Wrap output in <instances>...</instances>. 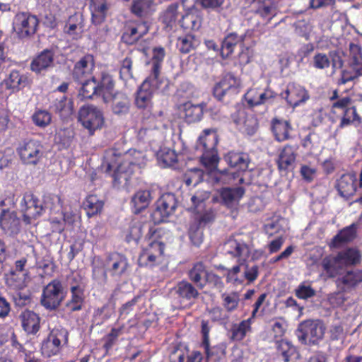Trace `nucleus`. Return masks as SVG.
I'll list each match as a JSON object with an SVG mask.
<instances>
[{"mask_svg":"<svg viewBox=\"0 0 362 362\" xmlns=\"http://www.w3.org/2000/svg\"><path fill=\"white\" fill-rule=\"evenodd\" d=\"M146 153L142 151L129 149L122 153L112 148L107 153L106 172L113 171L112 177L114 185H119L123 181L126 184L133 173L132 167L141 168L146 165Z\"/></svg>","mask_w":362,"mask_h":362,"instance_id":"f257e3e1","label":"nucleus"},{"mask_svg":"<svg viewBox=\"0 0 362 362\" xmlns=\"http://www.w3.org/2000/svg\"><path fill=\"white\" fill-rule=\"evenodd\" d=\"M166 232L163 228L151 226L145 235L146 245L142 246L138 257L141 267L153 268L163 263L165 244L163 240Z\"/></svg>","mask_w":362,"mask_h":362,"instance_id":"f03ea898","label":"nucleus"},{"mask_svg":"<svg viewBox=\"0 0 362 362\" xmlns=\"http://www.w3.org/2000/svg\"><path fill=\"white\" fill-rule=\"evenodd\" d=\"M326 326L318 319L302 321L298 326L296 334L298 341L304 345H315L324 338Z\"/></svg>","mask_w":362,"mask_h":362,"instance_id":"7ed1b4c3","label":"nucleus"},{"mask_svg":"<svg viewBox=\"0 0 362 362\" xmlns=\"http://www.w3.org/2000/svg\"><path fill=\"white\" fill-rule=\"evenodd\" d=\"M16 152L23 164L36 165L44 157L45 149L40 140L25 139L18 144Z\"/></svg>","mask_w":362,"mask_h":362,"instance_id":"20e7f679","label":"nucleus"},{"mask_svg":"<svg viewBox=\"0 0 362 362\" xmlns=\"http://www.w3.org/2000/svg\"><path fill=\"white\" fill-rule=\"evenodd\" d=\"M65 298L64 288L59 279H54L44 286L41 295V305L49 310H57Z\"/></svg>","mask_w":362,"mask_h":362,"instance_id":"39448f33","label":"nucleus"},{"mask_svg":"<svg viewBox=\"0 0 362 362\" xmlns=\"http://www.w3.org/2000/svg\"><path fill=\"white\" fill-rule=\"evenodd\" d=\"M40 20L30 12H18L13 21V30L19 39H26L34 35L38 28Z\"/></svg>","mask_w":362,"mask_h":362,"instance_id":"423d86ee","label":"nucleus"},{"mask_svg":"<svg viewBox=\"0 0 362 362\" xmlns=\"http://www.w3.org/2000/svg\"><path fill=\"white\" fill-rule=\"evenodd\" d=\"M78 120L82 126L93 135L95 130L100 129L104 124L103 111L91 104L83 105L78 112Z\"/></svg>","mask_w":362,"mask_h":362,"instance_id":"0eeeda50","label":"nucleus"},{"mask_svg":"<svg viewBox=\"0 0 362 362\" xmlns=\"http://www.w3.org/2000/svg\"><path fill=\"white\" fill-rule=\"evenodd\" d=\"M21 211L23 213V219L27 224H30L33 219L40 216L44 211L42 202L33 193L24 194L21 202Z\"/></svg>","mask_w":362,"mask_h":362,"instance_id":"6e6552de","label":"nucleus"},{"mask_svg":"<svg viewBox=\"0 0 362 362\" xmlns=\"http://www.w3.org/2000/svg\"><path fill=\"white\" fill-rule=\"evenodd\" d=\"M240 80L230 73L226 74L213 88L214 96L222 100L226 95L233 96L240 92Z\"/></svg>","mask_w":362,"mask_h":362,"instance_id":"1a4fd4ad","label":"nucleus"},{"mask_svg":"<svg viewBox=\"0 0 362 362\" xmlns=\"http://www.w3.org/2000/svg\"><path fill=\"white\" fill-rule=\"evenodd\" d=\"M148 30L149 23L148 21H130L124 26L121 40L124 43L132 45L146 35Z\"/></svg>","mask_w":362,"mask_h":362,"instance_id":"9d476101","label":"nucleus"},{"mask_svg":"<svg viewBox=\"0 0 362 362\" xmlns=\"http://www.w3.org/2000/svg\"><path fill=\"white\" fill-rule=\"evenodd\" d=\"M162 81L147 77L139 87L135 98V105L139 109H146L151 105L153 91L160 88Z\"/></svg>","mask_w":362,"mask_h":362,"instance_id":"9b49d317","label":"nucleus"},{"mask_svg":"<svg viewBox=\"0 0 362 362\" xmlns=\"http://www.w3.org/2000/svg\"><path fill=\"white\" fill-rule=\"evenodd\" d=\"M64 339L67 340L66 333L59 329L51 330L41 345V353L45 357H51L57 355L62 349V341Z\"/></svg>","mask_w":362,"mask_h":362,"instance_id":"f8f14e48","label":"nucleus"},{"mask_svg":"<svg viewBox=\"0 0 362 362\" xmlns=\"http://www.w3.org/2000/svg\"><path fill=\"white\" fill-rule=\"evenodd\" d=\"M95 68L94 57L91 54L83 56L74 66L72 77L75 81L82 83L86 79L90 78Z\"/></svg>","mask_w":362,"mask_h":362,"instance_id":"ddd939ff","label":"nucleus"},{"mask_svg":"<svg viewBox=\"0 0 362 362\" xmlns=\"http://www.w3.org/2000/svg\"><path fill=\"white\" fill-rule=\"evenodd\" d=\"M177 202L173 193L163 194L156 202V214H158L159 221H165L175 211Z\"/></svg>","mask_w":362,"mask_h":362,"instance_id":"4468645a","label":"nucleus"},{"mask_svg":"<svg viewBox=\"0 0 362 362\" xmlns=\"http://www.w3.org/2000/svg\"><path fill=\"white\" fill-rule=\"evenodd\" d=\"M362 282V270H346L336 280V285L340 292H349Z\"/></svg>","mask_w":362,"mask_h":362,"instance_id":"2eb2a0df","label":"nucleus"},{"mask_svg":"<svg viewBox=\"0 0 362 362\" xmlns=\"http://www.w3.org/2000/svg\"><path fill=\"white\" fill-rule=\"evenodd\" d=\"M0 228L4 233L10 236L20 232L21 221L16 213L8 209H2L0 214Z\"/></svg>","mask_w":362,"mask_h":362,"instance_id":"dca6fc26","label":"nucleus"},{"mask_svg":"<svg viewBox=\"0 0 362 362\" xmlns=\"http://www.w3.org/2000/svg\"><path fill=\"white\" fill-rule=\"evenodd\" d=\"M115 86L112 76L107 71H101L99 80L96 79V88L98 96L101 97L105 103L110 101L111 95L115 93Z\"/></svg>","mask_w":362,"mask_h":362,"instance_id":"f3484780","label":"nucleus"},{"mask_svg":"<svg viewBox=\"0 0 362 362\" xmlns=\"http://www.w3.org/2000/svg\"><path fill=\"white\" fill-rule=\"evenodd\" d=\"M54 52L52 49H45L39 52L31 61L30 70L36 74H40L53 66Z\"/></svg>","mask_w":362,"mask_h":362,"instance_id":"a211bd4d","label":"nucleus"},{"mask_svg":"<svg viewBox=\"0 0 362 362\" xmlns=\"http://www.w3.org/2000/svg\"><path fill=\"white\" fill-rule=\"evenodd\" d=\"M322 267L328 277H339L346 271V268L344 264L343 259L339 255H329L325 257L322 260Z\"/></svg>","mask_w":362,"mask_h":362,"instance_id":"6ab92c4d","label":"nucleus"},{"mask_svg":"<svg viewBox=\"0 0 362 362\" xmlns=\"http://www.w3.org/2000/svg\"><path fill=\"white\" fill-rule=\"evenodd\" d=\"M165 57V51L163 47H155L153 48L152 57L148 62V64L151 66L148 77L153 78V80L163 82L160 74Z\"/></svg>","mask_w":362,"mask_h":362,"instance_id":"aec40b11","label":"nucleus"},{"mask_svg":"<svg viewBox=\"0 0 362 362\" xmlns=\"http://www.w3.org/2000/svg\"><path fill=\"white\" fill-rule=\"evenodd\" d=\"M106 262L107 271L112 276H121L129 267L127 258L118 252L110 254Z\"/></svg>","mask_w":362,"mask_h":362,"instance_id":"412c9836","label":"nucleus"},{"mask_svg":"<svg viewBox=\"0 0 362 362\" xmlns=\"http://www.w3.org/2000/svg\"><path fill=\"white\" fill-rule=\"evenodd\" d=\"M21 326L28 334H35L40 329V317L34 311L25 309L19 315Z\"/></svg>","mask_w":362,"mask_h":362,"instance_id":"4be33fe9","label":"nucleus"},{"mask_svg":"<svg viewBox=\"0 0 362 362\" xmlns=\"http://www.w3.org/2000/svg\"><path fill=\"white\" fill-rule=\"evenodd\" d=\"M284 94L287 103L293 107H296L309 99V94L305 88L296 83L289 84Z\"/></svg>","mask_w":362,"mask_h":362,"instance_id":"5701e85b","label":"nucleus"},{"mask_svg":"<svg viewBox=\"0 0 362 362\" xmlns=\"http://www.w3.org/2000/svg\"><path fill=\"white\" fill-rule=\"evenodd\" d=\"M180 303L191 302L197 298L199 293L196 287L187 281H179L173 288Z\"/></svg>","mask_w":362,"mask_h":362,"instance_id":"b1692460","label":"nucleus"},{"mask_svg":"<svg viewBox=\"0 0 362 362\" xmlns=\"http://www.w3.org/2000/svg\"><path fill=\"white\" fill-rule=\"evenodd\" d=\"M296 153L295 149L289 145L280 151L276 164L280 172H288L294 168Z\"/></svg>","mask_w":362,"mask_h":362,"instance_id":"393cba45","label":"nucleus"},{"mask_svg":"<svg viewBox=\"0 0 362 362\" xmlns=\"http://www.w3.org/2000/svg\"><path fill=\"white\" fill-rule=\"evenodd\" d=\"M206 355L207 362L223 361L226 356V342H220L216 345L211 346L210 341L206 344H201Z\"/></svg>","mask_w":362,"mask_h":362,"instance_id":"a878e982","label":"nucleus"},{"mask_svg":"<svg viewBox=\"0 0 362 362\" xmlns=\"http://www.w3.org/2000/svg\"><path fill=\"white\" fill-rule=\"evenodd\" d=\"M105 206V202L96 194H88L82 203V209L88 218L101 214Z\"/></svg>","mask_w":362,"mask_h":362,"instance_id":"bb28decb","label":"nucleus"},{"mask_svg":"<svg viewBox=\"0 0 362 362\" xmlns=\"http://www.w3.org/2000/svg\"><path fill=\"white\" fill-rule=\"evenodd\" d=\"M27 84V76L21 74L18 70H12L8 76L0 83V88L5 86V88L10 90L11 93H16L24 88Z\"/></svg>","mask_w":362,"mask_h":362,"instance_id":"cd10ccee","label":"nucleus"},{"mask_svg":"<svg viewBox=\"0 0 362 362\" xmlns=\"http://www.w3.org/2000/svg\"><path fill=\"white\" fill-rule=\"evenodd\" d=\"M224 159L230 167L237 168L235 171L229 173L233 180L239 177L240 173L245 172L248 166V162L245 159L243 153L230 151L224 156Z\"/></svg>","mask_w":362,"mask_h":362,"instance_id":"c85d7f7f","label":"nucleus"},{"mask_svg":"<svg viewBox=\"0 0 362 362\" xmlns=\"http://www.w3.org/2000/svg\"><path fill=\"white\" fill-rule=\"evenodd\" d=\"M209 271L204 262H197L188 271V278L198 288L203 289Z\"/></svg>","mask_w":362,"mask_h":362,"instance_id":"c756f323","label":"nucleus"},{"mask_svg":"<svg viewBox=\"0 0 362 362\" xmlns=\"http://www.w3.org/2000/svg\"><path fill=\"white\" fill-rule=\"evenodd\" d=\"M91 21L95 25L105 22L108 11L107 0H91L90 4Z\"/></svg>","mask_w":362,"mask_h":362,"instance_id":"7c9ffc66","label":"nucleus"},{"mask_svg":"<svg viewBox=\"0 0 362 362\" xmlns=\"http://www.w3.org/2000/svg\"><path fill=\"white\" fill-rule=\"evenodd\" d=\"M247 93L248 92L243 95V100L247 102V105L244 103L238 104L236 111L231 115L233 123L239 130H248L247 124L249 110V100L247 98Z\"/></svg>","mask_w":362,"mask_h":362,"instance_id":"2f4dec72","label":"nucleus"},{"mask_svg":"<svg viewBox=\"0 0 362 362\" xmlns=\"http://www.w3.org/2000/svg\"><path fill=\"white\" fill-rule=\"evenodd\" d=\"M110 102H112L111 109L114 114L123 115L129 112L130 100L125 93L115 92L111 95Z\"/></svg>","mask_w":362,"mask_h":362,"instance_id":"473e14b6","label":"nucleus"},{"mask_svg":"<svg viewBox=\"0 0 362 362\" xmlns=\"http://www.w3.org/2000/svg\"><path fill=\"white\" fill-rule=\"evenodd\" d=\"M206 107L204 103L194 105L191 102H187L183 105L184 119L187 123H195L199 122L203 117L204 109Z\"/></svg>","mask_w":362,"mask_h":362,"instance_id":"72a5a7b5","label":"nucleus"},{"mask_svg":"<svg viewBox=\"0 0 362 362\" xmlns=\"http://www.w3.org/2000/svg\"><path fill=\"white\" fill-rule=\"evenodd\" d=\"M244 40L245 36H238L235 33H231L227 35L221 43L220 49L221 57L223 59L228 58L233 54L234 48L237 45H240V46L242 47Z\"/></svg>","mask_w":362,"mask_h":362,"instance_id":"f704fd0d","label":"nucleus"},{"mask_svg":"<svg viewBox=\"0 0 362 362\" xmlns=\"http://www.w3.org/2000/svg\"><path fill=\"white\" fill-rule=\"evenodd\" d=\"M83 19L82 16L75 13L68 18L64 28V32L67 35L72 36L73 38L77 39L81 36L83 31Z\"/></svg>","mask_w":362,"mask_h":362,"instance_id":"c9c22d12","label":"nucleus"},{"mask_svg":"<svg viewBox=\"0 0 362 362\" xmlns=\"http://www.w3.org/2000/svg\"><path fill=\"white\" fill-rule=\"evenodd\" d=\"M357 224L352 223L339 231L332 239L331 246L339 247L342 245L354 240L356 235Z\"/></svg>","mask_w":362,"mask_h":362,"instance_id":"e433bc0d","label":"nucleus"},{"mask_svg":"<svg viewBox=\"0 0 362 362\" xmlns=\"http://www.w3.org/2000/svg\"><path fill=\"white\" fill-rule=\"evenodd\" d=\"M272 129L278 141H284L289 139L291 127L288 121L274 118L272 122Z\"/></svg>","mask_w":362,"mask_h":362,"instance_id":"4c0bfd02","label":"nucleus"},{"mask_svg":"<svg viewBox=\"0 0 362 362\" xmlns=\"http://www.w3.org/2000/svg\"><path fill=\"white\" fill-rule=\"evenodd\" d=\"M85 291H70V298L65 303V308L70 313L80 311L85 303Z\"/></svg>","mask_w":362,"mask_h":362,"instance_id":"58836bf2","label":"nucleus"},{"mask_svg":"<svg viewBox=\"0 0 362 362\" xmlns=\"http://www.w3.org/2000/svg\"><path fill=\"white\" fill-rule=\"evenodd\" d=\"M218 144V135L214 129H206L199 137V146L202 150H215Z\"/></svg>","mask_w":362,"mask_h":362,"instance_id":"ea45409f","label":"nucleus"},{"mask_svg":"<svg viewBox=\"0 0 362 362\" xmlns=\"http://www.w3.org/2000/svg\"><path fill=\"white\" fill-rule=\"evenodd\" d=\"M356 177L352 174H344L338 180L337 187L342 196L352 194L356 191Z\"/></svg>","mask_w":362,"mask_h":362,"instance_id":"a19ab883","label":"nucleus"},{"mask_svg":"<svg viewBox=\"0 0 362 362\" xmlns=\"http://www.w3.org/2000/svg\"><path fill=\"white\" fill-rule=\"evenodd\" d=\"M152 199L151 191L139 190L132 197V202L136 209V213H140L142 210L147 208Z\"/></svg>","mask_w":362,"mask_h":362,"instance_id":"79ce46f5","label":"nucleus"},{"mask_svg":"<svg viewBox=\"0 0 362 362\" xmlns=\"http://www.w3.org/2000/svg\"><path fill=\"white\" fill-rule=\"evenodd\" d=\"M24 276V274L15 272L11 269L4 275L5 283L11 289L21 290L25 286Z\"/></svg>","mask_w":362,"mask_h":362,"instance_id":"37998d69","label":"nucleus"},{"mask_svg":"<svg viewBox=\"0 0 362 362\" xmlns=\"http://www.w3.org/2000/svg\"><path fill=\"white\" fill-rule=\"evenodd\" d=\"M177 4H171L161 14L160 21L166 27L173 28L176 25L177 21L180 16Z\"/></svg>","mask_w":362,"mask_h":362,"instance_id":"c03bdc74","label":"nucleus"},{"mask_svg":"<svg viewBox=\"0 0 362 362\" xmlns=\"http://www.w3.org/2000/svg\"><path fill=\"white\" fill-rule=\"evenodd\" d=\"M180 24L183 29L197 30L201 27L202 18L196 12H187L181 16Z\"/></svg>","mask_w":362,"mask_h":362,"instance_id":"a18cd8bd","label":"nucleus"},{"mask_svg":"<svg viewBox=\"0 0 362 362\" xmlns=\"http://www.w3.org/2000/svg\"><path fill=\"white\" fill-rule=\"evenodd\" d=\"M199 42L195 36L192 34H186L179 37L177 39V47L179 51L182 54H188L196 49Z\"/></svg>","mask_w":362,"mask_h":362,"instance_id":"49530a36","label":"nucleus"},{"mask_svg":"<svg viewBox=\"0 0 362 362\" xmlns=\"http://www.w3.org/2000/svg\"><path fill=\"white\" fill-rule=\"evenodd\" d=\"M81 83L82 86L79 90L78 95L82 99H92L93 96H98L96 78L95 76H91Z\"/></svg>","mask_w":362,"mask_h":362,"instance_id":"de8ad7c7","label":"nucleus"},{"mask_svg":"<svg viewBox=\"0 0 362 362\" xmlns=\"http://www.w3.org/2000/svg\"><path fill=\"white\" fill-rule=\"evenodd\" d=\"M53 107L54 111L63 117L70 116L74 112L73 102L69 100L65 95L57 99L53 104Z\"/></svg>","mask_w":362,"mask_h":362,"instance_id":"09e8293b","label":"nucleus"},{"mask_svg":"<svg viewBox=\"0 0 362 362\" xmlns=\"http://www.w3.org/2000/svg\"><path fill=\"white\" fill-rule=\"evenodd\" d=\"M244 192L242 187L223 188L221 191L220 195L223 202L229 206L234 202L238 201L243 196Z\"/></svg>","mask_w":362,"mask_h":362,"instance_id":"8fccbe9b","label":"nucleus"},{"mask_svg":"<svg viewBox=\"0 0 362 362\" xmlns=\"http://www.w3.org/2000/svg\"><path fill=\"white\" fill-rule=\"evenodd\" d=\"M347 268L349 266L356 265L361 261V253L356 248H348L338 253Z\"/></svg>","mask_w":362,"mask_h":362,"instance_id":"3c124183","label":"nucleus"},{"mask_svg":"<svg viewBox=\"0 0 362 362\" xmlns=\"http://www.w3.org/2000/svg\"><path fill=\"white\" fill-rule=\"evenodd\" d=\"M31 118L35 125L40 128H45L52 122V115L45 110L37 109Z\"/></svg>","mask_w":362,"mask_h":362,"instance_id":"603ef678","label":"nucleus"},{"mask_svg":"<svg viewBox=\"0 0 362 362\" xmlns=\"http://www.w3.org/2000/svg\"><path fill=\"white\" fill-rule=\"evenodd\" d=\"M158 160L163 168L173 166L177 163V154L168 148L159 153Z\"/></svg>","mask_w":362,"mask_h":362,"instance_id":"864d4df0","label":"nucleus"},{"mask_svg":"<svg viewBox=\"0 0 362 362\" xmlns=\"http://www.w3.org/2000/svg\"><path fill=\"white\" fill-rule=\"evenodd\" d=\"M203 228L199 223H192L189 225L188 235L191 243L196 247H199L203 243L204 232Z\"/></svg>","mask_w":362,"mask_h":362,"instance_id":"5fc2aeb1","label":"nucleus"},{"mask_svg":"<svg viewBox=\"0 0 362 362\" xmlns=\"http://www.w3.org/2000/svg\"><path fill=\"white\" fill-rule=\"evenodd\" d=\"M249 329V319L244 320L238 324H234L230 329L231 339L235 341L242 340Z\"/></svg>","mask_w":362,"mask_h":362,"instance_id":"6e6d98bb","label":"nucleus"},{"mask_svg":"<svg viewBox=\"0 0 362 362\" xmlns=\"http://www.w3.org/2000/svg\"><path fill=\"white\" fill-rule=\"evenodd\" d=\"M277 350L284 357L285 362H288L291 358L296 354V349L290 342L286 340L277 341Z\"/></svg>","mask_w":362,"mask_h":362,"instance_id":"4d7b16f0","label":"nucleus"},{"mask_svg":"<svg viewBox=\"0 0 362 362\" xmlns=\"http://www.w3.org/2000/svg\"><path fill=\"white\" fill-rule=\"evenodd\" d=\"M159 134L160 131L156 127H141L138 131L137 137L139 140L151 143L156 140Z\"/></svg>","mask_w":362,"mask_h":362,"instance_id":"13d9d810","label":"nucleus"},{"mask_svg":"<svg viewBox=\"0 0 362 362\" xmlns=\"http://www.w3.org/2000/svg\"><path fill=\"white\" fill-rule=\"evenodd\" d=\"M252 5L255 13L262 17H267L272 13L270 0H253Z\"/></svg>","mask_w":362,"mask_h":362,"instance_id":"bf43d9fd","label":"nucleus"},{"mask_svg":"<svg viewBox=\"0 0 362 362\" xmlns=\"http://www.w3.org/2000/svg\"><path fill=\"white\" fill-rule=\"evenodd\" d=\"M200 160L202 164L206 168H211L215 167L218 162L216 149L204 150Z\"/></svg>","mask_w":362,"mask_h":362,"instance_id":"052dcab7","label":"nucleus"},{"mask_svg":"<svg viewBox=\"0 0 362 362\" xmlns=\"http://www.w3.org/2000/svg\"><path fill=\"white\" fill-rule=\"evenodd\" d=\"M222 305L228 312L235 310L239 303V295L235 293L221 295Z\"/></svg>","mask_w":362,"mask_h":362,"instance_id":"680f3d73","label":"nucleus"},{"mask_svg":"<svg viewBox=\"0 0 362 362\" xmlns=\"http://www.w3.org/2000/svg\"><path fill=\"white\" fill-rule=\"evenodd\" d=\"M142 227L139 223H132L126 235V240L128 243L131 241L137 242L141 237Z\"/></svg>","mask_w":362,"mask_h":362,"instance_id":"e2e57ef3","label":"nucleus"},{"mask_svg":"<svg viewBox=\"0 0 362 362\" xmlns=\"http://www.w3.org/2000/svg\"><path fill=\"white\" fill-rule=\"evenodd\" d=\"M124 325H122L118 328H112L110 333L105 336V341L103 347L105 350H110L115 343L117 337L122 334Z\"/></svg>","mask_w":362,"mask_h":362,"instance_id":"0e129e2a","label":"nucleus"},{"mask_svg":"<svg viewBox=\"0 0 362 362\" xmlns=\"http://www.w3.org/2000/svg\"><path fill=\"white\" fill-rule=\"evenodd\" d=\"M67 281L70 286V291H73V288L76 291H85L83 278L80 274L73 273L68 276Z\"/></svg>","mask_w":362,"mask_h":362,"instance_id":"69168bd1","label":"nucleus"},{"mask_svg":"<svg viewBox=\"0 0 362 362\" xmlns=\"http://www.w3.org/2000/svg\"><path fill=\"white\" fill-rule=\"evenodd\" d=\"M354 121L360 122V117L356 112V107H351L346 108L341 119L340 127H344V126L349 125Z\"/></svg>","mask_w":362,"mask_h":362,"instance_id":"338daca9","label":"nucleus"},{"mask_svg":"<svg viewBox=\"0 0 362 362\" xmlns=\"http://www.w3.org/2000/svg\"><path fill=\"white\" fill-rule=\"evenodd\" d=\"M187 351L180 345L172 347L169 355L170 362H185Z\"/></svg>","mask_w":362,"mask_h":362,"instance_id":"774afa93","label":"nucleus"}]
</instances>
